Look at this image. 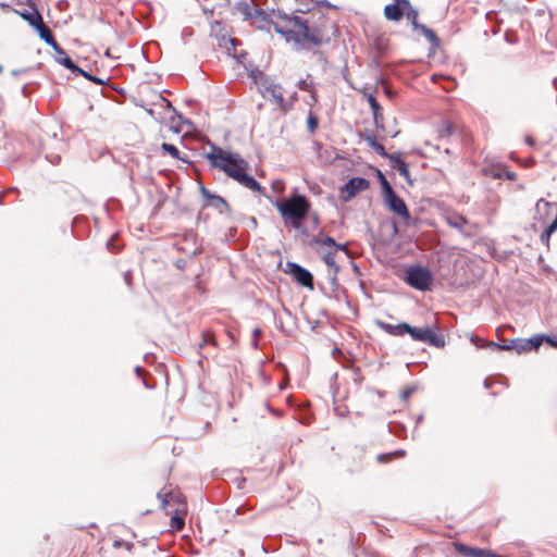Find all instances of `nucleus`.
Wrapping results in <instances>:
<instances>
[{
    "label": "nucleus",
    "mask_w": 557,
    "mask_h": 557,
    "mask_svg": "<svg viewBox=\"0 0 557 557\" xmlns=\"http://www.w3.org/2000/svg\"><path fill=\"white\" fill-rule=\"evenodd\" d=\"M381 186H382L384 197L392 193H395L385 176H382Z\"/></svg>",
    "instance_id": "36"
},
{
    "label": "nucleus",
    "mask_w": 557,
    "mask_h": 557,
    "mask_svg": "<svg viewBox=\"0 0 557 557\" xmlns=\"http://www.w3.org/2000/svg\"><path fill=\"white\" fill-rule=\"evenodd\" d=\"M370 186V182L363 177H352L350 178L341 189V197L344 201L350 200L358 193L368 189Z\"/></svg>",
    "instance_id": "6"
},
{
    "label": "nucleus",
    "mask_w": 557,
    "mask_h": 557,
    "mask_svg": "<svg viewBox=\"0 0 557 557\" xmlns=\"http://www.w3.org/2000/svg\"><path fill=\"white\" fill-rule=\"evenodd\" d=\"M75 74H76V75H82V76H84L85 78H87V79H89V81H91V82L96 83L97 85H102V84H104V79H102V78H100V77H97V76H94V75H91V74L87 73L86 71H84L83 69H82V72H76Z\"/></svg>",
    "instance_id": "34"
},
{
    "label": "nucleus",
    "mask_w": 557,
    "mask_h": 557,
    "mask_svg": "<svg viewBox=\"0 0 557 557\" xmlns=\"http://www.w3.org/2000/svg\"><path fill=\"white\" fill-rule=\"evenodd\" d=\"M285 223H289L295 230H300L307 218L311 205L306 196L295 194L287 199L272 202Z\"/></svg>",
    "instance_id": "3"
},
{
    "label": "nucleus",
    "mask_w": 557,
    "mask_h": 557,
    "mask_svg": "<svg viewBox=\"0 0 557 557\" xmlns=\"http://www.w3.org/2000/svg\"><path fill=\"white\" fill-rule=\"evenodd\" d=\"M506 176H507V178H508V180L513 181V180L516 178V173H513V172H507Z\"/></svg>",
    "instance_id": "49"
},
{
    "label": "nucleus",
    "mask_w": 557,
    "mask_h": 557,
    "mask_svg": "<svg viewBox=\"0 0 557 557\" xmlns=\"http://www.w3.org/2000/svg\"><path fill=\"white\" fill-rule=\"evenodd\" d=\"M2 70H3V67H2V65L0 64V73L2 72Z\"/></svg>",
    "instance_id": "63"
},
{
    "label": "nucleus",
    "mask_w": 557,
    "mask_h": 557,
    "mask_svg": "<svg viewBox=\"0 0 557 557\" xmlns=\"http://www.w3.org/2000/svg\"><path fill=\"white\" fill-rule=\"evenodd\" d=\"M320 243H322L323 245H327L329 247H331L332 250H335L336 252L342 250L344 251L345 253H348V248H347V245L346 244H337L333 237L331 236H323L320 238Z\"/></svg>",
    "instance_id": "24"
},
{
    "label": "nucleus",
    "mask_w": 557,
    "mask_h": 557,
    "mask_svg": "<svg viewBox=\"0 0 557 557\" xmlns=\"http://www.w3.org/2000/svg\"><path fill=\"white\" fill-rule=\"evenodd\" d=\"M408 5V1L406 3H397L393 2L386 4L384 8V16L387 21L398 22L403 18L405 14V7Z\"/></svg>",
    "instance_id": "13"
},
{
    "label": "nucleus",
    "mask_w": 557,
    "mask_h": 557,
    "mask_svg": "<svg viewBox=\"0 0 557 557\" xmlns=\"http://www.w3.org/2000/svg\"><path fill=\"white\" fill-rule=\"evenodd\" d=\"M287 272L295 278L297 283L305 287H313V276L310 271L298 263L287 262Z\"/></svg>",
    "instance_id": "7"
},
{
    "label": "nucleus",
    "mask_w": 557,
    "mask_h": 557,
    "mask_svg": "<svg viewBox=\"0 0 557 557\" xmlns=\"http://www.w3.org/2000/svg\"><path fill=\"white\" fill-rule=\"evenodd\" d=\"M22 91H23V94H25V91H26V86H24V87H23Z\"/></svg>",
    "instance_id": "62"
},
{
    "label": "nucleus",
    "mask_w": 557,
    "mask_h": 557,
    "mask_svg": "<svg viewBox=\"0 0 557 557\" xmlns=\"http://www.w3.org/2000/svg\"><path fill=\"white\" fill-rule=\"evenodd\" d=\"M46 158H47V160H49V161H50L51 163H53V164L59 163V162H60V160H61V157H60V156H51V157H48V156H47Z\"/></svg>",
    "instance_id": "45"
},
{
    "label": "nucleus",
    "mask_w": 557,
    "mask_h": 557,
    "mask_svg": "<svg viewBox=\"0 0 557 557\" xmlns=\"http://www.w3.org/2000/svg\"><path fill=\"white\" fill-rule=\"evenodd\" d=\"M543 342H545V335L539 334V335L532 336L529 339H525V346H528L530 348V350L537 349L542 345Z\"/></svg>",
    "instance_id": "28"
},
{
    "label": "nucleus",
    "mask_w": 557,
    "mask_h": 557,
    "mask_svg": "<svg viewBox=\"0 0 557 557\" xmlns=\"http://www.w3.org/2000/svg\"><path fill=\"white\" fill-rule=\"evenodd\" d=\"M454 126L449 121H445L438 127V136L441 138L449 137L454 133Z\"/></svg>",
    "instance_id": "29"
},
{
    "label": "nucleus",
    "mask_w": 557,
    "mask_h": 557,
    "mask_svg": "<svg viewBox=\"0 0 557 557\" xmlns=\"http://www.w3.org/2000/svg\"><path fill=\"white\" fill-rule=\"evenodd\" d=\"M406 282L418 290H429L432 283V273L421 265H411L406 271Z\"/></svg>",
    "instance_id": "4"
},
{
    "label": "nucleus",
    "mask_w": 557,
    "mask_h": 557,
    "mask_svg": "<svg viewBox=\"0 0 557 557\" xmlns=\"http://www.w3.org/2000/svg\"><path fill=\"white\" fill-rule=\"evenodd\" d=\"M554 208H556V203L540 199L535 205L534 219L545 222V218L552 213Z\"/></svg>",
    "instance_id": "18"
},
{
    "label": "nucleus",
    "mask_w": 557,
    "mask_h": 557,
    "mask_svg": "<svg viewBox=\"0 0 557 557\" xmlns=\"http://www.w3.org/2000/svg\"><path fill=\"white\" fill-rule=\"evenodd\" d=\"M148 114L153 115L152 109L147 110Z\"/></svg>",
    "instance_id": "56"
},
{
    "label": "nucleus",
    "mask_w": 557,
    "mask_h": 557,
    "mask_svg": "<svg viewBox=\"0 0 557 557\" xmlns=\"http://www.w3.org/2000/svg\"><path fill=\"white\" fill-rule=\"evenodd\" d=\"M410 394H411V391L409 389V391H406L403 396H404V398H408L410 396Z\"/></svg>",
    "instance_id": "52"
},
{
    "label": "nucleus",
    "mask_w": 557,
    "mask_h": 557,
    "mask_svg": "<svg viewBox=\"0 0 557 557\" xmlns=\"http://www.w3.org/2000/svg\"><path fill=\"white\" fill-rule=\"evenodd\" d=\"M319 120L315 115H313L311 112L308 115L307 119V127L309 133H314V131L318 128Z\"/></svg>",
    "instance_id": "32"
},
{
    "label": "nucleus",
    "mask_w": 557,
    "mask_h": 557,
    "mask_svg": "<svg viewBox=\"0 0 557 557\" xmlns=\"http://www.w3.org/2000/svg\"><path fill=\"white\" fill-rule=\"evenodd\" d=\"M525 143L530 146H533L535 144L534 139L530 136L525 137Z\"/></svg>",
    "instance_id": "48"
},
{
    "label": "nucleus",
    "mask_w": 557,
    "mask_h": 557,
    "mask_svg": "<svg viewBox=\"0 0 557 557\" xmlns=\"http://www.w3.org/2000/svg\"><path fill=\"white\" fill-rule=\"evenodd\" d=\"M395 454H397V455H404L405 453H404V450H397V451H395Z\"/></svg>",
    "instance_id": "55"
},
{
    "label": "nucleus",
    "mask_w": 557,
    "mask_h": 557,
    "mask_svg": "<svg viewBox=\"0 0 557 557\" xmlns=\"http://www.w3.org/2000/svg\"><path fill=\"white\" fill-rule=\"evenodd\" d=\"M39 37L48 45L50 46L52 49L58 47V42L55 41L50 28L44 23V21L41 20L40 23H38L37 25H35L34 27Z\"/></svg>",
    "instance_id": "19"
},
{
    "label": "nucleus",
    "mask_w": 557,
    "mask_h": 557,
    "mask_svg": "<svg viewBox=\"0 0 557 557\" xmlns=\"http://www.w3.org/2000/svg\"><path fill=\"white\" fill-rule=\"evenodd\" d=\"M386 159H388L391 168L398 171L399 175L412 185L408 164L401 159V156L399 153H389V157Z\"/></svg>",
    "instance_id": "12"
},
{
    "label": "nucleus",
    "mask_w": 557,
    "mask_h": 557,
    "mask_svg": "<svg viewBox=\"0 0 557 557\" xmlns=\"http://www.w3.org/2000/svg\"><path fill=\"white\" fill-rule=\"evenodd\" d=\"M337 274H338V272H335V269L329 270V273H327V280H329L333 290L338 288Z\"/></svg>",
    "instance_id": "33"
},
{
    "label": "nucleus",
    "mask_w": 557,
    "mask_h": 557,
    "mask_svg": "<svg viewBox=\"0 0 557 557\" xmlns=\"http://www.w3.org/2000/svg\"><path fill=\"white\" fill-rule=\"evenodd\" d=\"M201 194L202 196L208 199V201L211 200V197L213 196V194H211L208 189H206L203 186L201 187Z\"/></svg>",
    "instance_id": "43"
},
{
    "label": "nucleus",
    "mask_w": 557,
    "mask_h": 557,
    "mask_svg": "<svg viewBox=\"0 0 557 557\" xmlns=\"http://www.w3.org/2000/svg\"><path fill=\"white\" fill-rule=\"evenodd\" d=\"M260 335H261V330L260 329H255L253 332H252L253 338H259Z\"/></svg>",
    "instance_id": "46"
},
{
    "label": "nucleus",
    "mask_w": 557,
    "mask_h": 557,
    "mask_svg": "<svg viewBox=\"0 0 557 557\" xmlns=\"http://www.w3.org/2000/svg\"><path fill=\"white\" fill-rule=\"evenodd\" d=\"M53 50L55 52V62L70 70L72 73L82 72V69L73 62L60 45L53 48Z\"/></svg>",
    "instance_id": "15"
},
{
    "label": "nucleus",
    "mask_w": 557,
    "mask_h": 557,
    "mask_svg": "<svg viewBox=\"0 0 557 557\" xmlns=\"http://www.w3.org/2000/svg\"><path fill=\"white\" fill-rule=\"evenodd\" d=\"M557 231V223L556 222H552L541 234L540 236V239H541V243L548 246L549 244V238L552 236L553 233H555Z\"/></svg>",
    "instance_id": "27"
},
{
    "label": "nucleus",
    "mask_w": 557,
    "mask_h": 557,
    "mask_svg": "<svg viewBox=\"0 0 557 557\" xmlns=\"http://www.w3.org/2000/svg\"><path fill=\"white\" fill-rule=\"evenodd\" d=\"M163 151L170 153L175 159H182L180 156V150L172 144L163 143L161 145Z\"/></svg>",
    "instance_id": "30"
},
{
    "label": "nucleus",
    "mask_w": 557,
    "mask_h": 557,
    "mask_svg": "<svg viewBox=\"0 0 557 557\" xmlns=\"http://www.w3.org/2000/svg\"><path fill=\"white\" fill-rule=\"evenodd\" d=\"M404 16H406V18L410 22L413 30L421 24L418 22L419 12L416 8L412 7L410 1H408V5L405 7Z\"/></svg>",
    "instance_id": "23"
},
{
    "label": "nucleus",
    "mask_w": 557,
    "mask_h": 557,
    "mask_svg": "<svg viewBox=\"0 0 557 557\" xmlns=\"http://www.w3.org/2000/svg\"><path fill=\"white\" fill-rule=\"evenodd\" d=\"M512 344H517L516 350L519 354L530 350V348L525 346V339H512Z\"/></svg>",
    "instance_id": "37"
},
{
    "label": "nucleus",
    "mask_w": 557,
    "mask_h": 557,
    "mask_svg": "<svg viewBox=\"0 0 557 557\" xmlns=\"http://www.w3.org/2000/svg\"><path fill=\"white\" fill-rule=\"evenodd\" d=\"M296 99V94L292 96V101Z\"/></svg>",
    "instance_id": "60"
},
{
    "label": "nucleus",
    "mask_w": 557,
    "mask_h": 557,
    "mask_svg": "<svg viewBox=\"0 0 557 557\" xmlns=\"http://www.w3.org/2000/svg\"><path fill=\"white\" fill-rule=\"evenodd\" d=\"M23 72H25V71L24 70H13L12 71V75L17 76V75H20Z\"/></svg>",
    "instance_id": "50"
},
{
    "label": "nucleus",
    "mask_w": 557,
    "mask_h": 557,
    "mask_svg": "<svg viewBox=\"0 0 557 557\" xmlns=\"http://www.w3.org/2000/svg\"><path fill=\"white\" fill-rule=\"evenodd\" d=\"M384 199L391 211L395 212L403 219L407 220L410 218V213L405 201L396 193L385 196Z\"/></svg>",
    "instance_id": "11"
},
{
    "label": "nucleus",
    "mask_w": 557,
    "mask_h": 557,
    "mask_svg": "<svg viewBox=\"0 0 557 557\" xmlns=\"http://www.w3.org/2000/svg\"><path fill=\"white\" fill-rule=\"evenodd\" d=\"M484 557V556H483Z\"/></svg>",
    "instance_id": "64"
},
{
    "label": "nucleus",
    "mask_w": 557,
    "mask_h": 557,
    "mask_svg": "<svg viewBox=\"0 0 557 557\" xmlns=\"http://www.w3.org/2000/svg\"><path fill=\"white\" fill-rule=\"evenodd\" d=\"M455 550L466 557H483L485 555V549L471 547L462 543L454 544Z\"/></svg>",
    "instance_id": "20"
},
{
    "label": "nucleus",
    "mask_w": 557,
    "mask_h": 557,
    "mask_svg": "<svg viewBox=\"0 0 557 557\" xmlns=\"http://www.w3.org/2000/svg\"><path fill=\"white\" fill-rule=\"evenodd\" d=\"M214 339L210 333H203L202 334V343L200 344V347L207 344H214Z\"/></svg>",
    "instance_id": "40"
},
{
    "label": "nucleus",
    "mask_w": 557,
    "mask_h": 557,
    "mask_svg": "<svg viewBox=\"0 0 557 557\" xmlns=\"http://www.w3.org/2000/svg\"><path fill=\"white\" fill-rule=\"evenodd\" d=\"M209 153L208 159L214 168L223 171L228 177L236 181L243 187L267 197L265 188L262 187L250 174L247 173L250 165L240 154L215 149Z\"/></svg>",
    "instance_id": "1"
},
{
    "label": "nucleus",
    "mask_w": 557,
    "mask_h": 557,
    "mask_svg": "<svg viewBox=\"0 0 557 557\" xmlns=\"http://www.w3.org/2000/svg\"><path fill=\"white\" fill-rule=\"evenodd\" d=\"M181 160H182V161H184V162H187V164H190V161H187V160H186V159H184V158H182Z\"/></svg>",
    "instance_id": "58"
},
{
    "label": "nucleus",
    "mask_w": 557,
    "mask_h": 557,
    "mask_svg": "<svg viewBox=\"0 0 557 557\" xmlns=\"http://www.w3.org/2000/svg\"><path fill=\"white\" fill-rule=\"evenodd\" d=\"M408 334L416 342L429 344L436 348H443L446 344L442 334L435 333L431 327H416L409 325Z\"/></svg>",
    "instance_id": "5"
},
{
    "label": "nucleus",
    "mask_w": 557,
    "mask_h": 557,
    "mask_svg": "<svg viewBox=\"0 0 557 557\" xmlns=\"http://www.w3.org/2000/svg\"><path fill=\"white\" fill-rule=\"evenodd\" d=\"M197 253H198V250H197V249L193 250V252H191V255H193V256H195V255H197Z\"/></svg>",
    "instance_id": "57"
},
{
    "label": "nucleus",
    "mask_w": 557,
    "mask_h": 557,
    "mask_svg": "<svg viewBox=\"0 0 557 557\" xmlns=\"http://www.w3.org/2000/svg\"><path fill=\"white\" fill-rule=\"evenodd\" d=\"M320 238L321 237H317L313 239L318 255L322 258L323 262L330 268V270L335 269V272H339L341 268L335 260L336 251L332 250L327 245L320 243Z\"/></svg>",
    "instance_id": "10"
},
{
    "label": "nucleus",
    "mask_w": 557,
    "mask_h": 557,
    "mask_svg": "<svg viewBox=\"0 0 557 557\" xmlns=\"http://www.w3.org/2000/svg\"><path fill=\"white\" fill-rule=\"evenodd\" d=\"M171 527L177 531L185 527V521L180 516L175 515L171 518Z\"/></svg>",
    "instance_id": "35"
},
{
    "label": "nucleus",
    "mask_w": 557,
    "mask_h": 557,
    "mask_svg": "<svg viewBox=\"0 0 557 557\" xmlns=\"http://www.w3.org/2000/svg\"><path fill=\"white\" fill-rule=\"evenodd\" d=\"M288 22L294 28H285L280 24H274L273 28L287 42H293L295 50H309L311 47H320L330 42V38L322 27L310 25L307 20L297 15L289 17Z\"/></svg>",
    "instance_id": "2"
},
{
    "label": "nucleus",
    "mask_w": 557,
    "mask_h": 557,
    "mask_svg": "<svg viewBox=\"0 0 557 557\" xmlns=\"http://www.w3.org/2000/svg\"><path fill=\"white\" fill-rule=\"evenodd\" d=\"M470 341L476 346V347H481L482 345V339L480 337H476V336H471L470 337Z\"/></svg>",
    "instance_id": "44"
},
{
    "label": "nucleus",
    "mask_w": 557,
    "mask_h": 557,
    "mask_svg": "<svg viewBox=\"0 0 557 557\" xmlns=\"http://www.w3.org/2000/svg\"><path fill=\"white\" fill-rule=\"evenodd\" d=\"M361 138L381 157L387 158L389 157V153L386 151L384 146L376 141L375 135L371 131H366L363 134H361Z\"/></svg>",
    "instance_id": "17"
},
{
    "label": "nucleus",
    "mask_w": 557,
    "mask_h": 557,
    "mask_svg": "<svg viewBox=\"0 0 557 557\" xmlns=\"http://www.w3.org/2000/svg\"><path fill=\"white\" fill-rule=\"evenodd\" d=\"M490 346L492 347H495L497 349H503V350H509V349H515L516 350V347H517V344H512V341H510V344H507V345H498L496 343H490L488 344Z\"/></svg>",
    "instance_id": "38"
},
{
    "label": "nucleus",
    "mask_w": 557,
    "mask_h": 557,
    "mask_svg": "<svg viewBox=\"0 0 557 557\" xmlns=\"http://www.w3.org/2000/svg\"><path fill=\"white\" fill-rule=\"evenodd\" d=\"M414 32L419 33L420 35L424 36L428 42L431 45V48L436 49L440 46V39L435 32L424 24H420Z\"/></svg>",
    "instance_id": "21"
},
{
    "label": "nucleus",
    "mask_w": 557,
    "mask_h": 557,
    "mask_svg": "<svg viewBox=\"0 0 557 557\" xmlns=\"http://www.w3.org/2000/svg\"><path fill=\"white\" fill-rule=\"evenodd\" d=\"M2 197H3V195L0 194V205L2 203Z\"/></svg>",
    "instance_id": "61"
},
{
    "label": "nucleus",
    "mask_w": 557,
    "mask_h": 557,
    "mask_svg": "<svg viewBox=\"0 0 557 557\" xmlns=\"http://www.w3.org/2000/svg\"><path fill=\"white\" fill-rule=\"evenodd\" d=\"M15 12L21 15L25 21L28 22V24L34 28L35 25H37L38 23H40V21L42 20V16L41 14L39 13V11L36 9V8H33L32 11H27V10H24V11H17L15 10Z\"/></svg>",
    "instance_id": "22"
},
{
    "label": "nucleus",
    "mask_w": 557,
    "mask_h": 557,
    "mask_svg": "<svg viewBox=\"0 0 557 557\" xmlns=\"http://www.w3.org/2000/svg\"><path fill=\"white\" fill-rule=\"evenodd\" d=\"M157 497L161 500V508L165 509L169 504L168 495L163 496L161 493H158Z\"/></svg>",
    "instance_id": "42"
},
{
    "label": "nucleus",
    "mask_w": 557,
    "mask_h": 557,
    "mask_svg": "<svg viewBox=\"0 0 557 557\" xmlns=\"http://www.w3.org/2000/svg\"><path fill=\"white\" fill-rule=\"evenodd\" d=\"M445 153L450 154V150L448 148L445 149Z\"/></svg>",
    "instance_id": "59"
},
{
    "label": "nucleus",
    "mask_w": 557,
    "mask_h": 557,
    "mask_svg": "<svg viewBox=\"0 0 557 557\" xmlns=\"http://www.w3.org/2000/svg\"><path fill=\"white\" fill-rule=\"evenodd\" d=\"M382 176H384V174L381 171H377V177L380 180V183L382 182Z\"/></svg>",
    "instance_id": "53"
},
{
    "label": "nucleus",
    "mask_w": 557,
    "mask_h": 557,
    "mask_svg": "<svg viewBox=\"0 0 557 557\" xmlns=\"http://www.w3.org/2000/svg\"><path fill=\"white\" fill-rule=\"evenodd\" d=\"M236 14L240 15L245 21L257 18L264 12L255 5L253 0H239L234 5Z\"/></svg>",
    "instance_id": "8"
},
{
    "label": "nucleus",
    "mask_w": 557,
    "mask_h": 557,
    "mask_svg": "<svg viewBox=\"0 0 557 557\" xmlns=\"http://www.w3.org/2000/svg\"><path fill=\"white\" fill-rule=\"evenodd\" d=\"M208 205L211 207H214L221 213H223L224 211H230V206L226 202V200L223 197L218 196V195H213Z\"/></svg>",
    "instance_id": "25"
},
{
    "label": "nucleus",
    "mask_w": 557,
    "mask_h": 557,
    "mask_svg": "<svg viewBox=\"0 0 557 557\" xmlns=\"http://www.w3.org/2000/svg\"><path fill=\"white\" fill-rule=\"evenodd\" d=\"M448 224L451 227L461 230L467 224V220L463 216L458 215V216L448 219Z\"/></svg>",
    "instance_id": "31"
},
{
    "label": "nucleus",
    "mask_w": 557,
    "mask_h": 557,
    "mask_svg": "<svg viewBox=\"0 0 557 557\" xmlns=\"http://www.w3.org/2000/svg\"><path fill=\"white\" fill-rule=\"evenodd\" d=\"M251 344H252V346H253L255 348H257V347H258V338H252Z\"/></svg>",
    "instance_id": "51"
},
{
    "label": "nucleus",
    "mask_w": 557,
    "mask_h": 557,
    "mask_svg": "<svg viewBox=\"0 0 557 557\" xmlns=\"http://www.w3.org/2000/svg\"><path fill=\"white\" fill-rule=\"evenodd\" d=\"M376 325L382 331L387 333L388 335H392V336H403L405 334H408V330H409V325L410 324H408L406 322H403V323L394 325V324H389L387 322L376 321Z\"/></svg>",
    "instance_id": "14"
},
{
    "label": "nucleus",
    "mask_w": 557,
    "mask_h": 557,
    "mask_svg": "<svg viewBox=\"0 0 557 557\" xmlns=\"http://www.w3.org/2000/svg\"><path fill=\"white\" fill-rule=\"evenodd\" d=\"M264 87V96H269L270 97V100L274 103H276V106L284 112H287L288 110L292 109V103L293 102H287L285 101L284 97H283V92H282V87L277 84H268V85H263Z\"/></svg>",
    "instance_id": "9"
},
{
    "label": "nucleus",
    "mask_w": 557,
    "mask_h": 557,
    "mask_svg": "<svg viewBox=\"0 0 557 557\" xmlns=\"http://www.w3.org/2000/svg\"><path fill=\"white\" fill-rule=\"evenodd\" d=\"M367 100L372 111L374 124L377 128H383L384 117L382 114V107L372 94H366Z\"/></svg>",
    "instance_id": "16"
},
{
    "label": "nucleus",
    "mask_w": 557,
    "mask_h": 557,
    "mask_svg": "<svg viewBox=\"0 0 557 557\" xmlns=\"http://www.w3.org/2000/svg\"><path fill=\"white\" fill-rule=\"evenodd\" d=\"M545 342L549 344L552 347L557 348V334L545 335Z\"/></svg>",
    "instance_id": "41"
},
{
    "label": "nucleus",
    "mask_w": 557,
    "mask_h": 557,
    "mask_svg": "<svg viewBox=\"0 0 557 557\" xmlns=\"http://www.w3.org/2000/svg\"><path fill=\"white\" fill-rule=\"evenodd\" d=\"M272 189L277 193V194H281L284 189V183L283 181L281 180H275L272 182Z\"/></svg>",
    "instance_id": "39"
},
{
    "label": "nucleus",
    "mask_w": 557,
    "mask_h": 557,
    "mask_svg": "<svg viewBox=\"0 0 557 557\" xmlns=\"http://www.w3.org/2000/svg\"><path fill=\"white\" fill-rule=\"evenodd\" d=\"M135 370H136V373H137L138 375H140V373H141L143 369H141L140 367H136V369H135Z\"/></svg>",
    "instance_id": "54"
},
{
    "label": "nucleus",
    "mask_w": 557,
    "mask_h": 557,
    "mask_svg": "<svg viewBox=\"0 0 557 557\" xmlns=\"http://www.w3.org/2000/svg\"><path fill=\"white\" fill-rule=\"evenodd\" d=\"M391 458V455H379L377 456V460L379 461H384L386 459H389Z\"/></svg>",
    "instance_id": "47"
},
{
    "label": "nucleus",
    "mask_w": 557,
    "mask_h": 557,
    "mask_svg": "<svg viewBox=\"0 0 557 557\" xmlns=\"http://www.w3.org/2000/svg\"><path fill=\"white\" fill-rule=\"evenodd\" d=\"M298 88L300 90H305V91H309L310 92V97H311L312 103H315L318 101L317 94L313 90V83L311 81L309 82L308 79H300L298 82Z\"/></svg>",
    "instance_id": "26"
}]
</instances>
